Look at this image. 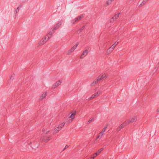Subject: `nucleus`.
I'll return each instance as SVG.
<instances>
[{"mask_svg": "<svg viewBox=\"0 0 159 159\" xmlns=\"http://www.w3.org/2000/svg\"><path fill=\"white\" fill-rule=\"evenodd\" d=\"M76 112L75 111H71L69 115L68 118V120L70 122H72L75 119Z\"/></svg>", "mask_w": 159, "mask_h": 159, "instance_id": "nucleus-1", "label": "nucleus"}, {"mask_svg": "<svg viewBox=\"0 0 159 159\" xmlns=\"http://www.w3.org/2000/svg\"><path fill=\"white\" fill-rule=\"evenodd\" d=\"M118 44V42H116L115 43L107 50L106 53L107 54H110L113 51V50Z\"/></svg>", "mask_w": 159, "mask_h": 159, "instance_id": "nucleus-2", "label": "nucleus"}, {"mask_svg": "<svg viewBox=\"0 0 159 159\" xmlns=\"http://www.w3.org/2000/svg\"><path fill=\"white\" fill-rule=\"evenodd\" d=\"M101 91L100 90H98L96 92L93 94L91 97L89 98V100H92L94 98L99 96L101 94Z\"/></svg>", "mask_w": 159, "mask_h": 159, "instance_id": "nucleus-3", "label": "nucleus"}, {"mask_svg": "<svg viewBox=\"0 0 159 159\" xmlns=\"http://www.w3.org/2000/svg\"><path fill=\"white\" fill-rule=\"evenodd\" d=\"M120 13L119 12L116 13L114 16L110 19V22L113 23L117 19L119 16Z\"/></svg>", "mask_w": 159, "mask_h": 159, "instance_id": "nucleus-4", "label": "nucleus"}, {"mask_svg": "<svg viewBox=\"0 0 159 159\" xmlns=\"http://www.w3.org/2000/svg\"><path fill=\"white\" fill-rule=\"evenodd\" d=\"M62 82V80L60 79L56 82L52 86L53 88L55 89L60 85Z\"/></svg>", "mask_w": 159, "mask_h": 159, "instance_id": "nucleus-5", "label": "nucleus"}, {"mask_svg": "<svg viewBox=\"0 0 159 159\" xmlns=\"http://www.w3.org/2000/svg\"><path fill=\"white\" fill-rule=\"evenodd\" d=\"M130 123L129 120L124 121L120 126V128L121 129L123 128L124 127L127 126Z\"/></svg>", "mask_w": 159, "mask_h": 159, "instance_id": "nucleus-6", "label": "nucleus"}, {"mask_svg": "<svg viewBox=\"0 0 159 159\" xmlns=\"http://www.w3.org/2000/svg\"><path fill=\"white\" fill-rule=\"evenodd\" d=\"M79 45V43L78 42L74 44L73 47L68 51V52L70 53L73 52L75 49L77 48V46Z\"/></svg>", "mask_w": 159, "mask_h": 159, "instance_id": "nucleus-7", "label": "nucleus"}, {"mask_svg": "<svg viewBox=\"0 0 159 159\" xmlns=\"http://www.w3.org/2000/svg\"><path fill=\"white\" fill-rule=\"evenodd\" d=\"M108 76L107 74L105 73H103L101 74L98 78V80H102V79H105L107 78Z\"/></svg>", "mask_w": 159, "mask_h": 159, "instance_id": "nucleus-8", "label": "nucleus"}, {"mask_svg": "<svg viewBox=\"0 0 159 159\" xmlns=\"http://www.w3.org/2000/svg\"><path fill=\"white\" fill-rule=\"evenodd\" d=\"M61 129L60 127H59L58 126L56 127V128L54 129L53 133L54 134H56Z\"/></svg>", "mask_w": 159, "mask_h": 159, "instance_id": "nucleus-9", "label": "nucleus"}, {"mask_svg": "<svg viewBox=\"0 0 159 159\" xmlns=\"http://www.w3.org/2000/svg\"><path fill=\"white\" fill-rule=\"evenodd\" d=\"M137 116H134L129 120L130 123H132L133 122H136L137 121Z\"/></svg>", "mask_w": 159, "mask_h": 159, "instance_id": "nucleus-10", "label": "nucleus"}, {"mask_svg": "<svg viewBox=\"0 0 159 159\" xmlns=\"http://www.w3.org/2000/svg\"><path fill=\"white\" fill-rule=\"evenodd\" d=\"M88 53V51L87 50H84L82 54L80 56L81 58H84L87 55Z\"/></svg>", "mask_w": 159, "mask_h": 159, "instance_id": "nucleus-11", "label": "nucleus"}, {"mask_svg": "<svg viewBox=\"0 0 159 159\" xmlns=\"http://www.w3.org/2000/svg\"><path fill=\"white\" fill-rule=\"evenodd\" d=\"M81 18L82 17L81 16H79L78 17L75 18L72 21V23L73 24H75L76 22L80 20L81 19Z\"/></svg>", "mask_w": 159, "mask_h": 159, "instance_id": "nucleus-12", "label": "nucleus"}, {"mask_svg": "<svg viewBox=\"0 0 159 159\" xmlns=\"http://www.w3.org/2000/svg\"><path fill=\"white\" fill-rule=\"evenodd\" d=\"M48 40V39H47L46 37H44L41 39L40 42V43L41 45H43Z\"/></svg>", "mask_w": 159, "mask_h": 159, "instance_id": "nucleus-13", "label": "nucleus"}, {"mask_svg": "<svg viewBox=\"0 0 159 159\" xmlns=\"http://www.w3.org/2000/svg\"><path fill=\"white\" fill-rule=\"evenodd\" d=\"M47 93L46 92L43 93L40 97V99L43 100L47 96Z\"/></svg>", "mask_w": 159, "mask_h": 159, "instance_id": "nucleus-14", "label": "nucleus"}, {"mask_svg": "<svg viewBox=\"0 0 159 159\" xmlns=\"http://www.w3.org/2000/svg\"><path fill=\"white\" fill-rule=\"evenodd\" d=\"M97 156V154L94 153L93 155H91L89 158L90 159H94Z\"/></svg>", "mask_w": 159, "mask_h": 159, "instance_id": "nucleus-15", "label": "nucleus"}, {"mask_svg": "<svg viewBox=\"0 0 159 159\" xmlns=\"http://www.w3.org/2000/svg\"><path fill=\"white\" fill-rule=\"evenodd\" d=\"M42 140L45 142H47L50 140V138L48 137H47L45 138H42Z\"/></svg>", "mask_w": 159, "mask_h": 159, "instance_id": "nucleus-16", "label": "nucleus"}, {"mask_svg": "<svg viewBox=\"0 0 159 159\" xmlns=\"http://www.w3.org/2000/svg\"><path fill=\"white\" fill-rule=\"evenodd\" d=\"M103 149L102 148L98 150L95 153L97 154V155L98 156L99 155L101 152L103 151Z\"/></svg>", "mask_w": 159, "mask_h": 159, "instance_id": "nucleus-17", "label": "nucleus"}, {"mask_svg": "<svg viewBox=\"0 0 159 159\" xmlns=\"http://www.w3.org/2000/svg\"><path fill=\"white\" fill-rule=\"evenodd\" d=\"M99 81V80H98V78L96 80H95L91 84V86H93V85H94L95 84H96Z\"/></svg>", "mask_w": 159, "mask_h": 159, "instance_id": "nucleus-18", "label": "nucleus"}, {"mask_svg": "<svg viewBox=\"0 0 159 159\" xmlns=\"http://www.w3.org/2000/svg\"><path fill=\"white\" fill-rule=\"evenodd\" d=\"M114 0H108L107 2H106V4L107 5H109L110 4L111 2L113 1Z\"/></svg>", "mask_w": 159, "mask_h": 159, "instance_id": "nucleus-19", "label": "nucleus"}, {"mask_svg": "<svg viewBox=\"0 0 159 159\" xmlns=\"http://www.w3.org/2000/svg\"><path fill=\"white\" fill-rule=\"evenodd\" d=\"M65 123L64 122L60 124L58 126L61 128V129L62 127L64 126L65 125Z\"/></svg>", "mask_w": 159, "mask_h": 159, "instance_id": "nucleus-20", "label": "nucleus"}, {"mask_svg": "<svg viewBox=\"0 0 159 159\" xmlns=\"http://www.w3.org/2000/svg\"><path fill=\"white\" fill-rule=\"evenodd\" d=\"M49 132V130L48 129H46L45 130L44 132V133L45 134H48Z\"/></svg>", "mask_w": 159, "mask_h": 159, "instance_id": "nucleus-21", "label": "nucleus"}, {"mask_svg": "<svg viewBox=\"0 0 159 159\" xmlns=\"http://www.w3.org/2000/svg\"><path fill=\"white\" fill-rule=\"evenodd\" d=\"M104 132L103 131V130H102L101 132L99 134V136H102L103 134L104 133Z\"/></svg>", "mask_w": 159, "mask_h": 159, "instance_id": "nucleus-22", "label": "nucleus"}, {"mask_svg": "<svg viewBox=\"0 0 159 159\" xmlns=\"http://www.w3.org/2000/svg\"><path fill=\"white\" fill-rule=\"evenodd\" d=\"M20 7H18L16 9V13H18L19 10H20Z\"/></svg>", "mask_w": 159, "mask_h": 159, "instance_id": "nucleus-23", "label": "nucleus"}, {"mask_svg": "<svg viewBox=\"0 0 159 159\" xmlns=\"http://www.w3.org/2000/svg\"><path fill=\"white\" fill-rule=\"evenodd\" d=\"M107 126L105 127H104L103 128V129H102V130H103V131L105 132L106 131V130L107 129Z\"/></svg>", "mask_w": 159, "mask_h": 159, "instance_id": "nucleus-24", "label": "nucleus"}, {"mask_svg": "<svg viewBox=\"0 0 159 159\" xmlns=\"http://www.w3.org/2000/svg\"><path fill=\"white\" fill-rule=\"evenodd\" d=\"M157 112L159 113V107L158 108L157 110Z\"/></svg>", "mask_w": 159, "mask_h": 159, "instance_id": "nucleus-25", "label": "nucleus"}, {"mask_svg": "<svg viewBox=\"0 0 159 159\" xmlns=\"http://www.w3.org/2000/svg\"><path fill=\"white\" fill-rule=\"evenodd\" d=\"M145 0V1H148V0Z\"/></svg>", "mask_w": 159, "mask_h": 159, "instance_id": "nucleus-26", "label": "nucleus"}, {"mask_svg": "<svg viewBox=\"0 0 159 159\" xmlns=\"http://www.w3.org/2000/svg\"><path fill=\"white\" fill-rule=\"evenodd\" d=\"M88 159H90L89 158Z\"/></svg>", "mask_w": 159, "mask_h": 159, "instance_id": "nucleus-27", "label": "nucleus"}]
</instances>
